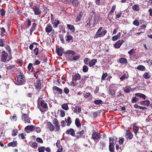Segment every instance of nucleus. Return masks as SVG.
<instances>
[{"label": "nucleus", "mask_w": 152, "mask_h": 152, "mask_svg": "<svg viewBox=\"0 0 152 152\" xmlns=\"http://www.w3.org/2000/svg\"><path fill=\"white\" fill-rule=\"evenodd\" d=\"M88 67L86 65H84L83 66V71L84 72H87L88 71Z\"/></svg>", "instance_id": "44"}, {"label": "nucleus", "mask_w": 152, "mask_h": 152, "mask_svg": "<svg viewBox=\"0 0 152 152\" xmlns=\"http://www.w3.org/2000/svg\"><path fill=\"white\" fill-rule=\"evenodd\" d=\"M22 119H24L25 123H30V118H28V115L26 113H23L22 115Z\"/></svg>", "instance_id": "9"}, {"label": "nucleus", "mask_w": 152, "mask_h": 152, "mask_svg": "<svg viewBox=\"0 0 152 152\" xmlns=\"http://www.w3.org/2000/svg\"><path fill=\"white\" fill-rule=\"evenodd\" d=\"M34 52L35 53V54L37 56L38 55L39 52V49L38 48H36L34 50Z\"/></svg>", "instance_id": "62"}, {"label": "nucleus", "mask_w": 152, "mask_h": 152, "mask_svg": "<svg viewBox=\"0 0 152 152\" xmlns=\"http://www.w3.org/2000/svg\"><path fill=\"white\" fill-rule=\"evenodd\" d=\"M35 126L29 125L25 127V129L26 130H30L31 131L35 130Z\"/></svg>", "instance_id": "18"}, {"label": "nucleus", "mask_w": 152, "mask_h": 152, "mask_svg": "<svg viewBox=\"0 0 152 152\" xmlns=\"http://www.w3.org/2000/svg\"><path fill=\"white\" fill-rule=\"evenodd\" d=\"M53 90H54L56 91L59 94H61L63 93L62 90L58 87L56 86H53Z\"/></svg>", "instance_id": "21"}, {"label": "nucleus", "mask_w": 152, "mask_h": 152, "mask_svg": "<svg viewBox=\"0 0 152 152\" xmlns=\"http://www.w3.org/2000/svg\"><path fill=\"white\" fill-rule=\"evenodd\" d=\"M94 102L95 104L97 105H99L103 103V102L101 100H95L94 101Z\"/></svg>", "instance_id": "40"}, {"label": "nucleus", "mask_w": 152, "mask_h": 152, "mask_svg": "<svg viewBox=\"0 0 152 152\" xmlns=\"http://www.w3.org/2000/svg\"><path fill=\"white\" fill-rule=\"evenodd\" d=\"M70 2H72L74 6L77 7L79 4V2L78 0H70Z\"/></svg>", "instance_id": "27"}, {"label": "nucleus", "mask_w": 152, "mask_h": 152, "mask_svg": "<svg viewBox=\"0 0 152 152\" xmlns=\"http://www.w3.org/2000/svg\"><path fill=\"white\" fill-rule=\"evenodd\" d=\"M8 56V53L5 51L3 50L2 52V56L1 57V61H2L4 62L6 61L7 59Z\"/></svg>", "instance_id": "8"}, {"label": "nucleus", "mask_w": 152, "mask_h": 152, "mask_svg": "<svg viewBox=\"0 0 152 152\" xmlns=\"http://www.w3.org/2000/svg\"><path fill=\"white\" fill-rule=\"evenodd\" d=\"M60 141H59L58 140L56 143V145L57 147L58 148H61V147H62L60 145Z\"/></svg>", "instance_id": "57"}, {"label": "nucleus", "mask_w": 152, "mask_h": 152, "mask_svg": "<svg viewBox=\"0 0 152 152\" xmlns=\"http://www.w3.org/2000/svg\"><path fill=\"white\" fill-rule=\"evenodd\" d=\"M53 30L54 31V30L53 29L52 26L50 24H48L45 28L46 32L48 33L52 31Z\"/></svg>", "instance_id": "12"}, {"label": "nucleus", "mask_w": 152, "mask_h": 152, "mask_svg": "<svg viewBox=\"0 0 152 152\" xmlns=\"http://www.w3.org/2000/svg\"><path fill=\"white\" fill-rule=\"evenodd\" d=\"M33 74L34 76L36 77L37 73L39 72L40 71L36 69V70H33Z\"/></svg>", "instance_id": "61"}, {"label": "nucleus", "mask_w": 152, "mask_h": 152, "mask_svg": "<svg viewBox=\"0 0 152 152\" xmlns=\"http://www.w3.org/2000/svg\"><path fill=\"white\" fill-rule=\"evenodd\" d=\"M37 24L35 23H33L32 24V26L30 29V30L34 31L36 27Z\"/></svg>", "instance_id": "47"}, {"label": "nucleus", "mask_w": 152, "mask_h": 152, "mask_svg": "<svg viewBox=\"0 0 152 152\" xmlns=\"http://www.w3.org/2000/svg\"><path fill=\"white\" fill-rule=\"evenodd\" d=\"M18 144L16 141H13V142L9 143L7 144L8 147L12 146V147H16Z\"/></svg>", "instance_id": "19"}, {"label": "nucleus", "mask_w": 152, "mask_h": 152, "mask_svg": "<svg viewBox=\"0 0 152 152\" xmlns=\"http://www.w3.org/2000/svg\"><path fill=\"white\" fill-rule=\"evenodd\" d=\"M64 53L66 54H71L72 55H74L75 54V52L71 50H68L66 51Z\"/></svg>", "instance_id": "36"}, {"label": "nucleus", "mask_w": 152, "mask_h": 152, "mask_svg": "<svg viewBox=\"0 0 152 152\" xmlns=\"http://www.w3.org/2000/svg\"><path fill=\"white\" fill-rule=\"evenodd\" d=\"M109 149L110 152H114L115 144L114 142H109Z\"/></svg>", "instance_id": "10"}, {"label": "nucleus", "mask_w": 152, "mask_h": 152, "mask_svg": "<svg viewBox=\"0 0 152 152\" xmlns=\"http://www.w3.org/2000/svg\"><path fill=\"white\" fill-rule=\"evenodd\" d=\"M45 148L44 146H42L38 148L39 152H44L45 150Z\"/></svg>", "instance_id": "42"}, {"label": "nucleus", "mask_w": 152, "mask_h": 152, "mask_svg": "<svg viewBox=\"0 0 152 152\" xmlns=\"http://www.w3.org/2000/svg\"><path fill=\"white\" fill-rule=\"evenodd\" d=\"M31 21L29 19L26 21L24 23L23 28L24 29H27L29 26L31 25Z\"/></svg>", "instance_id": "11"}, {"label": "nucleus", "mask_w": 152, "mask_h": 152, "mask_svg": "<svg viewBox=\"0 0 152 152\" xmlns=\"http://www.w3.org/2000/svg\"><path fill=\"white\" fill-rule=\"evenodd\" d=\"M36 140L37 142H39L41 143H42L43 142L42 140L40 137H37L36 138Z\"/></svg>", "instance_id": "59"}, {"label": "nucleus", "mask_w": 152, "mask_h": 152, "mask_svg": "<svg viewBox=\"0 0 152 152\" xmlns=\"http://www.w3.org/2000/svg\"><path fill=\"white\" fill-rule=\"evenodd\" d=\"M46 126L50 132L54 131L55 127L54 125H53L51 122L48 121L46 124Z\"/></svg>", "instance_id": "5"}, {"label": "nucleus", "mask_w": 152, "mask_h": 152, "mask_svg": "<svg viewBox=\"0 0 152 152\" xmlns=\"http://www.w3.org/2000/svg\"><path fill=\"white\" fill-rule=\"evenodd\" d=\"M35 87L37 91H39L42 88L41 80H37L35 84Z\"/></svg>", "instance_id": "4"}, {"label": "nucleus", "mask_w": 152, "mask_h": 152, "mask_svg": "<svg viewBox=\"0 0 152 152\" xmlns=\"http://www.w3.org/2000/svg\"><path fill=\"white\" fill-rule=\"evenodd\" d=\"M17 81L22 84L25 83V77L23 75H19L17 76Z\"/></svg>", "instance_id": "2"}, {"label": "nucleus", "mask_w": 152, "mask_h": 152, "mask_svg": "<svg viewBox=\"0 0 152 152\" xmlns=\"http://www.w3.org/2000/svg\"><path fill=\"white\" fill-rule=\"evenodd\" d=\"M124 42V41L123 39L119 40L114 45V46L116 48H119Z\"/></svg>", "instance_id": "7"}, {"label": "nucleus", "mask_w": 152, "mask_h": 152, "mask_svg": "<svg viewBox=\"0 0 152 152\" xmlns=\"http://www.w3.org/2000/svg\"><path fill=\"white\" fill-rule=\"evenodd\" d=\"M124 140V138L121 137V139L119 140L118 142L120 144L122 145L123 144Z\"/></svg>", "instance_id": "55"}, {"label": "nucleus", "mask_w": 152, "mask_h": 152, "mask_svg": "<svg viewBox=\"0 0 152 152\" xmlns=\"http://www.w3.org/2000/svg\"><path fill=\"white\" fill-rule=\"evenodd\" d=\"M18 136L20 139H24L26 138L24 136L23 133L19 134Z\"/></svg>", "instance_id": "49"}, {"label": "nucleus", "mask_w": 152, "mask_h": 152, "mask_svg": "<svg viewBox=\"0 0 152 152\" xmlns=\"http://www.w3.org/2000/svg\"><path fill=\"white\" fill-rule=\"evenodd\" d=\"M97 60L96 59H93L90 60L89 62V66L91 67L94 65L97 62Z\"/></svg>", "instance_id": "17"}, {"label": "nucleus", "mask_w": 152, "mask_h": 152, "mask_svg": "<svg viewBox=\"0 0 152 152\" xmlns=\"http://www.w3.org/2000/svg\"><path fill=\"white\" fill-rule=\"evenodd\" d=\"M91 137L94 140L99 139L101 138V134L98 132H93Z\"/></svg>", "instance_id": "3"}, {"label": "nucleus", "mask_w": 152, "mask_h": 152, "mask_svg": "<svg viewBox=\"0 0 152 152\" xmlns=\"http://www.w3.org/2000/svg\"><path fill=\"white\" fill-rule=\"evenodd\" d=\"M66 38V41L69 43L72 40V42L73 41V37L72 36L70 35L69 32H67L66 35L65 37Z\"/></svg>", "instance_id": "14"}, {"label": "nucleus", "mask_w": 152, "mask_h": 152, "mask_svg": "<svg viewBox=\"0 0 152 152\" xmlns=\"http://www.w3.org/2000/svg\"><path fill=\"white\" fill-rule=\"evenodd\" d=\"M140 104L142 105L148 106L150 105V102L148 100L142 101L141 102Z\"/></svg>", "instance_id": "24"}, {"label": "nucleus", "mask_w": 152, "mask_h": 152, "mask_svg": "<svg viewBox=\"0 0 152 152\" xmlns=\"http://www.w3.org/2000/svg\"><path fill=\"white\" fill-rule=\"evenodd\" d=\"M66 123H67V126H69L70 124H71L72 121L71 120V118L70 117H68L66 121Z\"/></svg>", "instance_id": "38"}, {"label": "nucleus", "mask_w": 152, "mask_h": 152, "mask_svg": "<svg viewBox=\"0 0 152 152\" xmlns=\"http://www.w3.org/2000/svg\"><path fill=\"white\" fill-rule=\"evenodd\" d=\"M18 132V130L17 129H14L13 130L12 133V135L13 136H15L16 135Z\"/></svg>", "instance_id": "46"}, {"label": "nucleus", "mask_w": 152, "mask_h": 152, "mask_svg": "<svg viewBox=\"0 0 152 152\" xmlns=\"http://www.w3.org/2000/svg\"><path fill=\"white\" fill-rule=\"evenodd\" d=\"M143 76L145 79H148L150 78L151 75H150L149 72H145L143 74Z\"/></svg>", "instance_id": "30"}, {"label": "nucleus", "mask_w": 152, "mask_h": 152, "mask_svg": "<svg viewBox=\"0 0 152 152\" xmlns=\"http://www.w3.org/2000/svg\"><path fill=\"white\" fill-rule=\"evenodd\" d=\"M128 77L126 76V74H124L123 75L122 77H120V79L121 80L123 81L126 79L128 78Z\"/></svg>", "instance_id": "50"}, {"label": "nucleus", "mask_w": 152, "mask_h": 152, "mask_svg": "<svg viewBox=\"0 0 152 152\" xmlns=\"http://www.w3.org/2000/svg\"><path fill=\"white\" fill-rule=\"evenodd\" d=\"M73 111L74 113H81V110L79 107L76 106L74 108Z\"/></svg>", "instance_id": "26"}, {"label": "nucleus", "mask_w": 152, "mask_h": 152, "mask_svg": "<svg viewBox=\"0 0 152 152\" xmlns=\"http://www.w3.org/2000/svg\"><path fill=\"white\" fill-rule=\"evenodd\" d=\"M10 119L11 120L14 121H16L17 120V117L16 115H13L10 116Z\"/></svg>", "instance_id": "56"}, {"label": "nucleus", "mask_w": 152, "mask_h": 152, "mask_svg": "<svg viewBox=\"0 0 152 152\" xmlns=\"http://www.w3.org/2000/svg\"><path fill=\"white\" fill-rule=\"evenodd\" d=\"M75 123L76 126L78 127L80 126H81L80 121L78 118H76V119Z\"/></svg>", "instance_id": "34"}, {"label": "nucleus", "mask_w": 152, "mask_h": 152, "mask_svg": "<svg viewBox=\"0 0 152 152\" xmlns=\"http://www.w3.org/2000/svg\"><path fill=\"white\" fill-rule=\"evenodd\" d=\"M64 91L66 94H67L69 92V90L68 88L66 87L64 89Z\"/></svg>", "instance_id": "63"}, {"label": "nucleus", "mask_w": 152, "mask_h": 152, "mask_svg": "<svg viewBox=\"0 0 152 152\" xmlns=\"http://www.w3.org/2000/svg\"><path fill=\"white\" fill-rule=\"evenodd\" d=\"M53 123L55 127L54 131L59 132L60 130V126L58 120L56 118H55L53 121Z\"/></svg>", "instance_id": "1"}, {"label": "nucleus", "mask_w": 152, "mask_h": 152, "mask_svg": "<svg viewBox=\"0 0 152 152\" xmlns=\"http://www.w3.org/2000/svg\"><path fill=\"white\" fill-rule=\"evenodd\" d=\"M99 144V146L102 148V149H103V148H104L105 146V144L103 142H100Z\"/></svg>", "instance_id": "53"}, {"label": "nucleus", "mask_w": 152, "mask_h": 152, "mask_svg": "<svg viewBox=\"0 0 152 152\" xmlns=\"http://www.w3.org/2000/svg\"><path fill=\"white\" fill-rule=\"evenodd\" d=\"M34 14L35 15H39L40 14L42 11L40 10H34Z\"/></svg>", "instance_id": "58"}, {"label": "nucleus", "mask_w": 152, "mask_h": 152, "mask_svg": "<svg viewBox=\"0 0 152 152\" xmlns=\"http://www.w3.org/2000/svg\"><path fill=\"white\" fill-rule=\"evenodd\" d=\"M61 107L63 109L65 110H67L69 109L68 105L66 103L62 104Z\"/></svg>", "instance_id": "39"}, {"label": "nucleus", "mask_w": 152, "mask_h": 152, "mask_svg": "<svg viewBox=\"0 0 152 152\" xmlns=\"http://www.w3.org/2000/svg\"><path fill=\"white\" fill-rule=\"evenodd\" d=\"M83 95L84 98H87L91 96V94L89 92L86 93V94H84Z\"/></svg>", "instance_id": "48"}, {"label": "nucleus", "mask_w": 152, "mask_h": 152, "mask_svg": "<svg viewBox=\"0 0 152 152\" xmlns=\"http://www.w3.org/2000/svg\"><path fill=\"white\" fill-rule=\"evenodd\" d=\"M64 49L61 47L56 49V51L58 56H61L62 55Z\"/></svg>", "instance_id": "16"}, {"label": "nucleus", "mask_w": 152, "mask_h": 152, "mask_svg": "<svg viewBox=\"0 0 152 152\" xmlns=\"http://www.w3.org/2000/svg\"><path fill=\"white\" fill-rule=\"evenodd\" d=\"M126 135L127 136V138L129 139H132L133 137V135L129 130L128 129L126 131Z\"/></svg>", "instance_id": "20"}, {"label": "nucleus", "mask_w": 152, "mask_h": 152, "mask_svg": "<svg viewBox=\"0 0 152 152\" xmlns=\"http://www.w3.org/2000/svg\"><path fill=\"white\" fill-rule=\"evenodd\" d=\"M40 105L44 109H46L48 108L47 104L44 100H42L40 102Z\"/></svg>", "instance_id": "28"}, {"label": "nucleus", "mask_w": 152, "mask_h": 152, "mask_svg": "<svg viewBox=\"0 0 152 152\" xmlns=\"http://www.w3.org/2000/svg\"><path fill=\"white\" fill-rule=\"evenodd\" d=\"M83 12H80L79 13L78 15H77V17L76 18V21H80L81 20V19L83 16Z\"/></svg>", "instance_id": "25"}, {"label": "nucleus", "mask_w": 152, "mask_h": 152, "mask_svg": "<svg viewBox=\"0 0 152 152\" xmlns=\"http://www.w3.org/2000/svg\"><path fill=\"white\" fill-rule=\"evenodd\" d=\"M66 133L67 134H69L73 136H75V131L74 129L72 128L67 130L66 132Z\"/></svg>", "instance_id": "15"}, {"label": "nucleus", "mask_w": 152, "mask_h": 152, "mask_svg": "<svg viewBox=\"0 0 152 152\" xmlns=\"http://www.w3.org/2000/svg\"><path fill=\"white\" fill-rule=\"evenodd\" d=\"M85 132V131L84 130H82L81 131L78 132L77 133V134H79V136H80L81 137L82 136Z\"/></svg>", "instance_id": "60"}, {"label": "nucleus", "mask_w": 152, "mask_h": 152, "mask_svg": "<svg viewBox=\"0 0 152 152\" xmlns=\"http://www.w3.org/2000/svg\"><path fill=\"white\" fill-rule=\"evenodd\" d=\"M107 31L106 30L103 31H102L101 32L99 33V34L96 35H95L94 37L95 38H97L98 37H103L107 33Z\"/></svg>", "instance_id": "13"}, {"label": "nucleus", "mask_w": 152, "mask_h": 152, "mask_svg": "<svg viewBox=\"0 0 152 152\" xmlns=\"http://www.w3.org/2000/svg\"><path fill=\"white\" fill-rule=\"evenodd\" d=\"M133 24L137 26L139 25V23L137 20L135 19L133 22Z\"/></svg>", "instance_id": "54"}, {"label": "nucleus", "mask_w": 152, "mask_h": 152, "mask_svg": "<svg viewBox=\"0 0 152 152\" xmlns=\"http://www.w3.org/2000/svg\"><path fill=\"white\" fill-rule=\"evenodd\" d=\"M35 128L34 131H36L37 133H39L41 131V129L39 127H37L35 126Z\"/></svg>", "instance_id": "51"}, {"label": "nucleus", "mask_w": 152, "mask_h": 152, "mask_svg": "<svg viewBox=\"0 0 152 152\" xmlns=\"http://www.w3.org/2000/svg\"><path fill=\"white\" fill-rule=\"evenodd\" d=\"M115 91L113 89H110L109 90V94L113 96H115Z\"/></svg>", "instance_id": "32"}, {"label": "nucleus", "mask_w": 152, "mask_h": 152, "mask_svg": "<svg viewBox=\"0 0 152 152\" xmlns=\"http://www.w3.org/2000/svg\"><path fill=\"white\" fill-rule=\"evenodd\" d=\"M115 13L116 14V18H119L122 14V12L121 11H116Z\"/></svg>", "instance_id": "37"}, {"label": "nucleus", "mask_w": 152, "mask_h": 152, "mask_svg": "<svg viewBox=\"0 0 152 152\" xmlns=\"http://www.w3.org/2000/svg\"><path fill=\"white\" fill-rule=\"evenodd\" d=\"M60 23V21L58 20H56L54 22H52V24L53 25V27L55 28H56L58 24Z\"/></svg>", "instance_id": "22"}, {"label": "nucleus", "mask_w": 152, "mask_h": 152, "mask_svg": "<svg viewBox=\"0 0 152 152\" xmlns=\"http://www.w3.org/2000/svg\"><path fill=\"white\" fill-rule=\"evenodd\" d=\"M135 53V50L134 49H132L130 51L128 52V53L130 55H131L133 53Z\"/></svg>", "instance_id": "64"}, {"label": "nucleus", "mask_w": 152, "mask_h": 152, "mask_svg": "<svg viewBox=\"0 0 152 152\" xmlns=\"http://www.w3.org/2000/svg\"><path fill=\"white\" fill-rule=\"evenodd\" d=\"M139 99L136 97L134 96L133 97L131 100V102L132 103H134L138 102Z\"/></svg>", "instance_id": "43"}, {"label": "nucleus", "mask_w": 152, "mask_h": 152, "mask_svg": "<svg viewBox=\"0 0 152 152\" xmlns=\"http://www.w3.org/2000/svg\"><path fill=\"white\" fill-rule=\"evenodd\" d=\"M119 62L122 64H127L128 63L127 59L125 58H120L119 59Z\"/></svg>", "instance_id": "23"}, {"label": "nucleus", "mask_w": 152, "mask_h": 152, "mask_svg": "<svg viewBox=\"0 0 152 152\" xmlns=\"http://www.w3.org/2000/svg\"><path fill=\"white\" fill-rule=\"evenodd\" d=\"M108 74L107 72L103 73L101 77V79L103 80H104L105 79V78L107 76Z\"/></svg>", "instance_id": "45"}, {"label": "nucleus", "mask_w": 152, "mask_h": 152, "mask_svg": "<svg viewBox=\"0 0 152 152\" xmlns=\"http://www.w3.org/2000/svg\"><path fill=\"white\" fill-rule=\"evenodd\" d=\"M121 35V33L119 32L117 35L112 37V39L113 41H115L119 38Z\"/></svg>", "instance_id": "29"}, {"label": "nucleus", "mask_w": 152, "mask_h": 152, "mask_svg": "<svg viewBox=\"0 0 152 152\" xmlns=\"http://www.w3.org/2000/svg\"><path fill=\"white\" fill-rule=\"evenodd\" d=\"M137 69L141 71H144L145 69V67L143 65H139L137 67Z\"/></svg>", "instance_id": "41"}, {"label": "nucleus", "mask_w": 152, "mask_h": 152, "mask_svg": "<svg viewBox=\"0 0 152 152\" xmlns=\"http://www.w3.org/2000/svg\"><path fill=\"white\" fill-rule=\"evenodd\" d=\"M81 78L80 75L78 73H75L72 76V79L73 81H77L79 80Z\"/></svg>", "instance_id": "6"}, {"label": "nucleus", "mask_w": 152, "mask_h": 152, "mask_svg": "<svg viewBox=\"0 0 152 152\" xmlns=\"http://www.w3.org/2000/svg\"><path fill=\"white\" fill-rule=\"evenodd\" d=\"M31 142H30L29 143L30 146L33 148H35L37 147L38 146V143L35 142H34L31 143Z\"/></svg>", "instance_id": "35"}, {"label": "nucleus", "mask_w": 152, "mask_h": 152, "mask_svg": "<svg viewBox=\"0 0 152 152\" xmlns=\"http://www.w3.org/2000/svg\"><path fill=\"white\" fill-rule=\"evenodd\" d=\"M132 8L133 10H139L140 9L139 6L137 4H135L132 6Z\"/></svg>", "instance_id": "52"}, {"label": "nucleus", "mask_w": 152, "mask_h": 152, "mask_svg": "<svg viewBox=\"0 0 152 152\" xmlns=\"http://www.w3.org/2000/svg\"><path fill=\"white\" fill-rule=\"evenodd\" d=\"M133 129L134 133L136 134L139 130L138 127L136 125H134L133 126Z\"/></svg>", "instance_id": "31"}, {"label": "nucleus", "mask_w": 152, "mask_h": 152, "mask_svg": "<svg viewBox=\"0 0 152 152\" xmlns=\"http://www.w3.org/2000/svg\"><path fill=\"white\" fill-rule=\"evenodd\" d=\"M67 26L69 29L71 30L72 32L75 31V28L73 25L71 24H67Z\"/></svg>", "instance_id": "33"}]
</instances>
